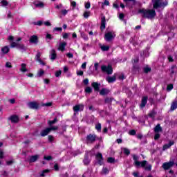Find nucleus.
I'll return each instance as SVG.
<instances>
[{
  "mask_svg": "<svg viewBox=\"0 0 177 177\" xmlns=\"http://www.w3.org/2000/svg\"><path fill=\"white\" fill-rule=\"evenodd\" d=\"M133 160L134 161V165L137 168L138 167H140L141 168H144L145 171H151V165L149 164L147 165V160H142V162H140L139 157H138L136 155H133Z\"/></svg>",
  "mask_w": 177,
  "mask_h": 177,
  "instance_id": "obj_1",
  "label": "nucleus"
},
{
  "mask_svg": "<svg viewBox=\"0 0 177 177\" xmlns=\"http://www.w3.org/2000/svg\"><path fill=\"white\" fill-rule=\"evenodd\" d=\"M138 13H141L142 15L143 19H148L152 20L154 19L156 16H157V13L156 12V10L153 9H140L138 10Z\"/></svg>",
  "mask_w": 177,
  "mask_h": 177,
  "instance_id": "obj_2",
  "label": "nucleus"
},
{
  "mask_svg": "<svg viewBox=\"0 0 177 177\" xmlns=\"http://www.w3.org/2000/svg\"><path fill=\"white\" fill-rule=\"evenodd\" d=\"M153 8L155 10L158 9V8H165L168 5L167 2H161V0H152Z\"/></svg>",
  "mask_w": 177,
  "mask_h": 177,
  "instance_id": "obj_3",
  "label": "nucleus"
},
{
  "mask_svg": "<svg viewBox=\"0 0 177 177\" xmlns=\"http://www.w3.org/2000/svg\"><path fill=\"white\" fill-rule=\"evenodd\" d=\"M59 129V127H47L44 130H41L40 132V136L42 138H45V136H47V135H49L51 131H57Z\"/></svg>",
  "mask_w": 177,
  "mask_h": 177,
  "instance_id": "obj_4",
  "label": "nucleus"
},
{
  "mask_svg": "<svg viewBox=\"0 0 177 177\" xmlns=\"http://www.w3.org/2000/svg\"><path fill=\"white\" fill-rule=\"evenodd\" d=\"M101 71L103 73H106L108 75H111L113 74V66L111 65H102L101 66Z\"/></svg>",
  "mask_w": 177,
  "mask_h": 177,
  "instance_id": "obj_5",
  "label": "nucleus"
},
{
  "mask_svg": "<svg viewBox=\"0 0 177 177\" xmlns=\"http://www.w3.org/2000/svg\"><path fill=\"white\" fill-rule=\"evenodd\" d=\"M27 106L28 109H30L31 110H39V104L35 101L28 102Z\"/></svg>",
  "mask_w": 177,
  "mask_h": 177,
  "instance_id": "obj_6",
  "label": "nucleus"
},
{
  "mask_svg": "<svg viewBox=\"0 0 177 177\" xmlns=\"http://www.w3.org/2000/svg\"><path fill=\"white\" fill-rule=\"evenodd\" d=\"M126 3V7L129 8L130 10L133 9V6L136 5V0H123Z\"/></svg>",
  "mask_w": 177,
  "mask_h": 177,
  "instance_id": "obj_7",
  "label": "nucleus"
},
{
  "mask_svg": "<svg viewBox=\"0 0 177 177\" xmlns=\"http://www.w3.org/2000/svg\"><path fill=\"white\" fill-rule=\"evenodd\" d=\"M86 141L87 143H94V142H96V136L95 134L90 133L87 135L86 137Z\"/></svg>",
  "mask_w": 177,
  "mask_h": 177,
  "instance_id": "obj_8",
  "label": "nucleus"
},
{
  "mask_svg": "<svg viewBox=\"0 0 177 177\" xmlns=\"http://www.w3.org/2000/svg\"><path fill=\"white\" fill-rule=\"evenodd\" d=\"M104 38L106 42H111V41H113V39H114V36L113 35V32H108L105 33Z\"/></svg>",
  "mask_w": 177,
  "mask_h": 177,
  "instance_id": "obj_9",
  "label": "nucleus"
},
{
  "mask_svg": "<svg viewBox=\"0 0 177 177\" xmlns=\"http://www.w3.org/2000/svg\"><path fill=\"white\" fill-rule=\"evenodd\" d=\"M174 165H175V162L169 161L168 162L163 163L162 168L165 169V171H167L169 169V168H171V167H174Z\"/></svg>",
  "mask_w": 177,
  "mask_h": 177,
  "instance_id": "obj_10",
  "label": "nucleus"
},
{
  "mask_svg": "<svg viewBox=\"0 0 177 177\" xmlns=\"http://www.w3.org/2000/svg\"><path fill=\"white\" fill-rule=\"evenodd\" d=\"M85 106L84 104H77L73 106L74 113H78V111H84Z\"/></svg>",
  "mask_w": 177,
  "mask_h": 177,
  "instance_id": "obj_11",
  "label": "nucleus"
},
{
  "mask_svg": "<svg viewBox=\"0 0 177 177\" xmlns=\"http://www.w3.org/2000/svg\"><path fill=\"white\" fill-rule=\"evenodd\" d=\"M9 120H10L12 124H17L19 121H20V118L17 115H12L10 118Z\"/></svg>",
  "mask_w": 177,
  "mask_h": 177,
  "instance_id": "obj_12",
  "label": "nucleus"
},
{
  "mask_svg": "<svg viewBox=\"0 0 177 177\" xmlns=\"http://www.w3.org/2000/svg\"><path fill=\"white\" fill-rule=\"evenodd\" d=\"M149 99V97L144 96L142 97L141 103L140 104V109H144V107H146V104H147V100Z\"/></svg>",
  "mask_w": 177,
  "mask_h": 177,
  "instance_id": "obj_13",
  "label": "nucleus"
},
{
  "mask_svg": "<svg viewBox=\"0 0 177 177\" xmlns=\"http://www.w3.org/2000/svg\"><path fill=\"white\" fill-rule=\"evenodd\" d=\"M91 86L94 89V92L100 91V83L93 82V83H91Z\"/></svg>",
  "mask_w": 177,
  "mask_h": 177,
  "instance_id": "obj_14",
  "label": "nucleus"
},
{
  "mask_svg": "<svg viewBox=\"0 0 177 177\" xmlns=\"http://www.w3.org/2000/svg\"><path fill=\"white\" fill-rule=\"evenodd\" d=\"M131 71H133V74H137V73H139L140 71V66L139 64H133Z\"/></svg>",
  "mask_w": 177,
  "mask_h": 177,
  "instance_id": "obj_15",
  "label": "nucleus"
},
{
  "mask_svg": "<svg viewBox=\"0 0 177 177\" xmlns=\"http://www.w3.org/2000/svg\"><path fill=\"white\" fill-rule=\"evenodd\" d=\"M56 122H57V117H55L53 120H48V125L49 128H57V126H53Z\"/></svg>",
  "mask_w": 177,
  "mask_h": 177,
  "instance_id": "obj_16",
  "label": "nucleus"
},
{
  "mask_svg": "<svg viewBox=\"0 0 177 177\" xmlns=\"http://www.w3.org/2000/svg\"><path fill=\"white\" fill-rule=\"evenodd\" d=\"M110 93V89L106 88H103L100 91V96H107Z\"/></svg>",
  "mask_w": 177,
  "mask_h": 177,
  "instance_id": "obj_17",
  "label": "nucleus"
},
{
  "mask_svg": "<svg viewBox=\"0 0 177 177\" xmlns=\"http://www.w3.org/2000/svg\"><path fill=\"white\" fill-rule=\"evenodd\" d=\"M106 28V17L103 16L101 18V26H100V30L101 31H103Z\"/></svg>",
  "mask_w": 177,
  "mask_h": 177,
  "instance_id": "obj_18",
  "label": "nucleus"
},
{
  "mask_svg": "<svg viewBox=\"0 0 177 177\" xmlns=\"http://www.w3.org/2000/svg\"><path fill=\"white\" fill-rule=\"evenodd\" d=\"M39 158V155H34L30 156V158L28 159V162L30 164L32 163V162H35L36 161L38 160V159Z\"/></svg>",
  "mask_w": 177,
  "mask_h": 177,
  "instance_id": "obj_19",
  "label": "nucleus"
},
{
  "mask_svg": "<svg viewBox=\"0 0 177 177\" xmlns=\"http://www.w3.org/2000/svg\"><path fill=\"white\" fill-rule=\"evenodd\" d=\"M83 162L84 165H89V164H91V159L89 158V155H88V153H85Z\"/></svg>",
  "mask_w": 177,
  "mask_h": 177,
  "instance_id": "obj_20",
  "label": "nucleus"
},
{
  "mask_svg": "<svg viewBox=\"0 0 177 177\" xmlns=\"http://www.w3.org/2000/svg\"><path fill=\"white\" fill-rule=\"evenodd\" d=\"M117 80V77H115V75L113 76H108L106 77V81L109 84H113V82H115Z\"/></svg>",
  "mask_w": 177,
  "mask_h": 177,
  "instance_id": "obj_21",
  "label": "nucleus"
},
{
  "mask_svg": "<svg viewBox=\"0 0 177 177\" xmlns=\"http://www.w3.org/2000/svg\"><path fill=\"white\" fill-rule=\"evenodd\" d=\"M30 44H38V36L32 35L30 38Z\"/></svg>",
  "mask_w": 177,
  "mask_h": 177,
  "instance_id": "obj_22",
  "label": "nucleus"
},
{
  "mask_svg": "<svg viewBox=\"0 0 177 177\" xmlns=\"http://www.w3.org/2000/svg\"><path fill=\"white\" fill-rule=\"evenodd\" d=\"M153 132H155V133H158L159 132H162V127H161V124H158L153 128Z\"/></svg>",
  "mask_w": 177,
  "mask_h": 177,
  "instance_id": "obj_23",
  "label": "nucleus"
},
{
  "mask_svg": "<svg viewBox=\"0 0 177 177\" xmlns=\"http://www.w3.org/2000/svg\"><path fill=\"white\" fill-rule=\"evenodd\" d=\"M175 145V141H170L168 144H165L163 145V150H167L171 147V146H174Z\"/></svg>",
  "mask_w": 177,
  "mask_h": 177,
  "instance_id": "obj_24",
  "label": "nucleus"
},
{
  "mask_svg": "<svg viewBox=\"0 0 177 177\" xmlns=\"http://www.w3.org/2000/svg\"><path fill=\"white\" fill-rule=\"evenodd\" d=\"M66 45H67L66 42L59 43V46L58 47V50H60L61 52H64V50L66 49Z\"/></svg>",
  "mask_w": 177,
  "mask_h": 177,
  "instance_id": "obj_25",
  "label": "nucleus"
},
{
  "mask_svg": "<svg viewBox=\"0 0 177 177\" xmlns=\"http://www.w3.org/2000/svg\"><path fill=\"white\" fill-rule=\"evenodd\" d=\"M37 3H36V2L33 3V5H35V6L36 8H44L45 4L44 3V2L40 1H37Z\"/></svg>",
  "mask_w": 177,
  "mask_h": 177,
  "instance_id": "obj_26",
  "label": "nucleus"
},
{
  "mask_svg": "<svg viewBox=\"0 0 177 177\" xmlns=\"http://www.w3.org/2000/svg\"><path fill=\"white\" fill-rule=\"evenodd\" d=\"M113 100H114V98L113 97H106L104 99V103L106 104H111V103H113Z\"/></svg>",
  "mask_w": 177,
  "mask_h": 177,
  "instance_id": "obj_27",
  "label": "nucleus"
},
{
  "mask_svg": "<svg viewBox=\"0 0 177 177\" xmlns=\"http://www.w3.org/2000/svg\"><path fill=\"white\" fill-rule=\"evenodd\" d=\"M156 115H157V112H156V111H155L154 109H153V110L148 114V117H149V118L154 119V117H156Z\"/></svg>",
  "mask_w": 177,
  "mask_h": 177,
  "instance_id": "obj_28",
  "label": "nucleus"
},
{
  "mask_svg": "<svg viewBox=\"0 0 177 177\" xmlns=\"http://www.w3.org/2000/svg\"><path fill=\"white\" fill-rule=\"evenodd\" d=\"M56 57H57V54L56 53V50L55 49H53L51 51V60H55Z\"/></svg>",
  "mask_w": 177,
  "mask_h": 177,
  "instance_id": "obj_29",
  "label": "nucleus"
},
{
  "mask_svg": "<svg viewBox=\"0 0 177 177\" xmlns=\"http://www.w3.org/2000/svg\"><path fill=\"white\" fill-rule=\"evenodd\" d=\"M177 109V101H174L171 104L170 110L171 111H174V110H176Z\"/></svg>",
  "mask_w": 177,
  "mask_h": 177,
  "instance_id": "obj_30",
  "label": "nucleus"
},
{
  "mask_svg": "<svg viewBox=\"0 0 177 177\" xmlns=\"http://www.w3.org/2000/svg\"><path fill=\"white\" fill-rule=\"evenodd\" d=\"M10 50V49L9 48V47L8 46H5L4 47H3L1 48V52H3L4 53V55L9 53Z\"/></svg>",
  "mask_w": 177,
  "mask_h": 177,
  "instance_id": "obj_31",
  "label": "nucleus"
},
{
  "mask_svg": "<svg viewBox=\"0 0 177 177\" xmlns=\"http://www.w3.org/2000/svg\"><path fill=\"white\" fill-rule=\"evenodd\" d=\"M176 70H177L176 65H172L171 68H170L171 75H174L175 74Z\"/></svg>",
  "mask_w": 177,
  "mask_h": 177,
  "instance_id": "obj_32",
  "label": "nucleus"
},
{
  "mask_svg": "<svg viewBox=\"0 0 177 177\" xmlns=\"http://www.w3.org/2000/svg\"><path fill=\"white\" fill-rule=\"evenodd\" d=\"M20 71H21V73H26V71H27V64H21Z\"/></svg>",
  "mask_w": 177,
  "mask_h": 177,
  "instance_id": "obj_33",
  "label": "nucleus"
},
{
  "mask_svg": "<svg viewBox=\"0 0 177 177\" xmlns=\"http://www.w3.org/2000/svg\"><path fill=\"white\" fill-rule=\"evenodd\" d=\"M17 49H20L21 50H26V46L23 44L18 43L17 44Z\"/></svg>",
  "mask_w": 177,
  "mask_h": 177,
  "instance_id": "obj_34",
  "label": "nucleus"
},
{
  "mask_svg": "<svg viewBox=\"0 0 177 177\" xmlns=\"http://www.w3.org/2000/svg\"><path fill=\"white\" fill-rule=\"evenodd\" d=\"M101 50H102V52H107L110 50V46H101Z\"/></svg>",
  "mask_w": 177,
  "mask_h": 177,
  "instance_id": "obj_35",
  "label": "nucleus"
},
{
  "mask_svg": "<svg viewBox=\"0 0 177 177\" xmlns=\"http://www.w3.org/2000/svg\"><path fill=\"white\" fill-rule=\"evenodd\" d=\"M143 73H145V74H149V73H150V71H151V68L150 67H144L142 69Z\"/></svg>",
  "mask_w": 177,
  "mask_h": 177,
  "instance_id": "obj_36",
  "label": "nucleus"
},
{
  "mask_svg": "<svg viewBox=\"0 0 177 177\" xmlns=\"http://www.w3.org/2000/svg\"><path fill=\"white\" fill-rule=\"evenodd\" d=\"M84 92H85V93H88V94H90V93H92V92H93V90L92 89L91 87L87 86V87H86L85 89H84Z\"/></svg>",
  "mask_w": 177,
  "mask_h": 177,
  "instance_id": "obj_37",
  "label": "nucleus"
},
{
  "mask_svg": "<svg viewBox=\"0 0 177 177\" xmlns=\"http://www.w3.org/2000/svg\"><path fill=\"white\" fill-rule=\"evenodd\" d=\"M107 162L109 164H114L115 162V158L113 157H109L107 158Z\"/></svg>",
  "mask_w": 177,
  "mask_h": 177,
  "instance_id": "obj_38",
  "label": "nucleus"
},
{
  "mask_svg": "<svg viewBox=\"0 0 177 177\" xmlns=\"http://www.w3.org/2000/svg\"><path fill=\"white\" fill-rule=\"evenodd\" d=\"M109 171L107 167H103L102 169V175H107L109 174Z\"/></svg>",
  "mask_w": 177,
  "mask_h": 177,
  "instance_id": "obj_39",
  "label": "nucleus"
},
{
  "mask_svg": "<svg viewBox=\"0 0 177 177\" xmlns=\"http://www.w3.org/2000/svg\"><path fill=\"white\" fill-rule=\"evenodd\" d=\"M95 129L98 131V132H102V124L98 123L95 125Z\"/></svg>",
  "mask_w": 177,
  "mask_h": 177,
  "instance_id": "obj_40",
  "label": "nucleus"
},
{
  "mask_svg": "<svg viewBox=\"0 0 177 177\" xmlns=\"http://www.w3.org/2000/svg\"><path fill=\"white\" fill-rule=\"evenodd\" d=\"M96 160H103V155L102 153H97L95 156Z\"/></svg>",
  "mask_w": 177,
  "mask_h": 177,
  "instance_id": "obj_41",
  "label": "nucleus"
},
{
  "mask_svg": "<svg viewBox=\"0 0 177 177\" xmlns=\"http://www.w3.org/2000/svg\"><path fill=\"white\" fill-rule=\"evenodd\" d=\"M83 16L85 19H88L89 16H91V12L90 11H85L83 14Z\"/></svg>",
  "mask_w": 177,
  "mask_h": 177,
  "instance_id": "obj_42",
  "label": "nucleus"
},
{
  "mask_svg": "<svg viewBox=\"0 0 177 177\" xmlns=\"http://www.w3.org/2000/svg\"><path fill=\"white\" fill-rule=\"evenodd\" d=\"M1 6H8L9 5V2H8V1L6 0H2L1 1Z\"/></svg>",
  "mask_w": 177,
  "mask_h": 177,
  "instance_id": "obj_43",
  "label": "nucleus"
},
{
  "mask_svg": "<svg viewBox=\"0 0 177 177\" xmlns=\"http://www.w3.org/2000/svg\"><path fill=\"white\" fill-rule=\"evenodd\" d=\"M123 150H124V153L126 156H129V154H131V151H129V149H127V148H124Z\"/></svg>",
  "mask_w": 177,
  "mask_h": 177,
  "instance_id": "obj_44",
  "label": "nucleus"
},
{
  "mask_svg": "<svg viewBox=\"0 0 177 177\" xmlns=\"http://www.w3.org/2000/svg\"><path fill=\"white\" fill-rule=\"evenodd\" d=\"M129 135H131V136H135L136 135V130L131 129L129 131Z\"/></svg>",
  "mask_w": 177,
  "mask_h": 177,
  "instance_id": "obj_45",
  "label": "nucleus"
},
{
  "mask_svg": "<svg viewBox=\"0 0 177 177\" xmlns=\"http://www.w3.org/2000/svg\"><path fill=\"white\" fill-rule=\"evenodd\" d=\"M35 59H36L37 62H39V60H41V53L40 52H37V53L35 56Z\"/></svg>",
  "mask_w": 177,
  "mask_h": 177,
  "instance_id": "obj_46",
  "label": "nucleus"
},
{
  "mask_svg": "<svg viewBox=\"0 0 177 177\" xmlns=\"http://www.w3.org/2000/svg\"><path fill=\"white\" fill-rule=\"evenodd\" d=\"M44 160H46L47 161H50L53 160V157H52V156H44Z\"/></svg>",
  "mask_w": 177,
  "mask_h": 177,
  "instance_id": "obj_47",
  "label": "nucleus"
},
{
  "mask_svg": "<svg viewBox=\"0 0 177 177\" xmlns=\"http://www.w3.org/2000/svg\"><path fill=\"white\" fill-rule=\"evenodd\" d=\"M172 89H174V84H168L167 87V91H172Z\"/></svg>",
  "mask_w": 177,
  "mask_h": 177,
  "instance_id": "obj_48",
  "label": "nucleus"
},
{
  "mask_svg": "<svg viewBox=\"0 0 177 177\" xmlns=\"http://www.w3.org/2000/svg\"><path fill=\"white\" fill-rule=\"evenodd\" d=\"M161 137V135L158 133H156L153 137L154 140H158L159 138Z\"/></svg>",
  "mask_w": 177,
  "mask_h": 177,
  "instance_id": "obj_49",
  "label": "nucleus"
},
{
  "mask_svg": "<svg viewBox=\"0 0 177 177\" xmlns=\"http://www.w3.org/2000/svg\"><path fill=\"white\" fill-rule=\"evenodd\" d=\"M49 169H44L42 171L41 174H40V176L44 177L45 176V174H48Z\"/></svg>",
  "mask_w": 177,
  "mask_h": 177,
  "instance_id": "obj_50",
  "label": "nucleus"
},
{
  "mask_svg": "<svg viewBox=\"0 0 177 177\" xmlns=\"http://www.w3.org/2000/svg\"><path fill=\"white\" fill-rule=\"evenodd\" d=\"M18 44H19V43H17V42H16V41H12V42L10 44V48H17Z\"/></svg>",
  "mask_w": 177,
  "mask_h": 177,
  "instance_id": "obj_51",
  "label": "nucleus"
},
{
  "mask_svg": "<svg viewBox=\"0 0 177 177\" xmlns=\"http://www.w3.org/2000/svg\"><path fill=\"white\" fill-rule=\"evenodd\" d=\"M60 75H62V71H61V70L57 71L55 72V77H56L57 78H59V77H60Z\"/></svg>",
  "mask_w": 177,
  "mask_h": 177,
  "instance_id": "obj_52",
  "label": "nucleus"
},
{
  "mask_svg": "<svg viewBox=\"0 0 177 177\" xmlns=\"http://www.w3.org/2000/svg\"><path fill=\"white\" fill-rule=\"evenodd\" d=\"M83 84L84 85H88L89 84V79L88 78H86L83 80Z\"/></svg>",
  "mask_w": 177,
  "mask_h": 177,
  "instance_id": "obj_53",
  "label": "nucleus"
},
{
  "mask_svg": "<svg viewBox=\"0 0 177 177\" xmlns=\"http://www.w3.org/2000/svg\"><path fill=\"white\" fill-rule=\"evenodd\" d=\"M6 67H7V68H12V63H10V62H6Z\"/></svg>",
  "mask_w": 177,
  "mask_h": 177,
  "instance_id": "obj_54",
  "label": "nucleus"
},
{
  "mask_svg": "<svg viewBox=\"0 0 177 177\" xmlns=\"http://www.w3.org/2000/svg\"><path fill=\"white\" fill-rule=\"evenodd\" d=\"M85 8L86 9H89V8H91V2H87V3H85Z\"/></svg>",
  "mask_w": 177,
  "mask_h": 177,
  "instance_id": "obj_55",
  "label": "nucleus"
},
{
  "mask_svg": "<svg viewBox=\"0 0 177 177\" xmlns=\"http://www.w3.org/2000/svg\"><path fill=\"white\" fill-rule=\"evenodd\" d=\"M53 140H54L53 136L49 135L48 136V142H53Z\"/></svg>",
  "mask_w": 177,
  "mask_h": 177,
  "instance_id": "obj_56",
  "label": "nucleus"
},
{
  "mask_svg": "<svg viewBox=\"0 0 177 177\" xmlns=\"http://www.w3.org/2000/svg\"><path fill=\"white\" fill-rule=\"evenodd\" d=\"M54 169H55V171H59V164L55 163V164L54 165Z\"/></svg>",
  "mask_w": 177,
  "mask_h": 177,
  "instance_id": "obj_57",
  "label": "nucleus"
},
{
  "mask_svg": "<svg viewBox=\"0 0 177 177\" xmlns=\"http://www.w3.org/2000/svg\"><path fill=\"white\" fill-rule=\"evenodd\" d=\"M35 26H42L44 24V22L42 21H38L37 22L35 23Z\"/></svg>",
  "mask_w": 177,
  "mask_h": 177,
  "instance_id": "obj_58",
  "label": "nucleus"
},
{
  "mask_svg": "<svg viewBox=\"0 0 177 177\" xmlns=\"http://www.w3.org/2000/svg\"><path fill=\"white\" fill-rule=\"evenodd\" d=\"M44 74H45V71H44V70H40V71L38 73L39 77H42V75H44Z\"/></svg>",
  "mask_w": 177,
  "mask_h": 177,
  "instance_id": "obj_59",
  "label": "nucleus"
},
{
  "mask_svg": "<svg viewBox=\"0 0 177 177\" xmlns=\"http://www.w3.org/2000/svg\"><path fill=\"white\" fill-rule=\"evenodd\" d=\"M102 5H105L106 6H109L110 5V2L109 1V0H104Z\"/></svg>",
  "mask_w": 177,
  "mask_h": 177,
  "instance_id": "obj_60",
  "label": "nucleus"
},
{
  "mask_svg": "<svg viewBox=\"0 0 177 177\" xmlns=\"http://www.w3.org/2000/svg\"><path fill=\"white\" fill-rule=\"evenodd\" d=\"M77 75H80V76L84 75V71H77Z\"/></svg>",
  "mask_w": 177,
  "mask_h": 177,
  "instance_id": "obj_61",
  "label": "nucleus"
},
{
  "mask_svg": "<svg viewBox=\"0 0 177 177\" xmlns=\"http://www.w3.org/2000/svg\"><path fill=\"white\" fill-rule=\"evenodd\" d=\"M167 59L170 63H172L174 62V58L171 55H169Z\"/></svg>",
  "mask_w": 177,
  "mask_h": 177,
  "instance_id": "obj_62",
  "label": "nucleus"
},
{
  "mask_svg": "<svg viewBox=\"0 0 177 177\" xmlns=\"http://www.w3.org/2000/svg\"><path fill=\"white\" fill-rule=\"evenodd\" d=\"M14 162H15V161H13V160H8V161H6V165H12V164H13Z\"/></svg>",
  "mask_w": 177,
  "mask_h": 177,
  "instance_id": "obj_63",
  "label": "nucleus"
},
{
  "mask_svg": "<svg viewBox=\"0 0 177 177\" xmlns=\"http://www.w3.org/2000/svg\"><path fill=\"white\" fill-rule=\"evenodd\" d=\"M99 165H103V158L97 160Z\"/></svg>",
  "mask_w": 177,
  "mask_h": 177,
  "instance_id": "obj_64",
  "label": "nucleus"
}]
</instances>
